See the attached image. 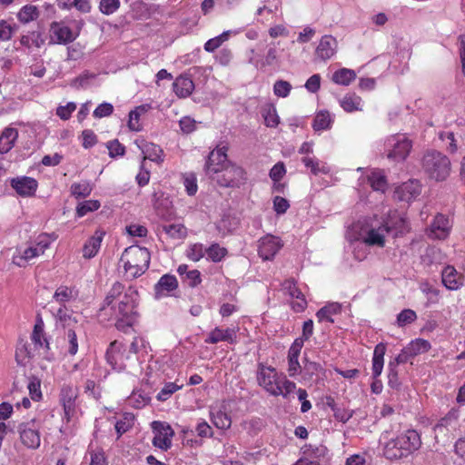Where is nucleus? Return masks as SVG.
<instances>
[{
  "label": "nucleus",
  "mask_w": 465,
  "mask_h": 465,
  "mask_svg": "<svg viewBox=\"0 0 465 465\" xmlns=\"http://www.w3.org/2000/svg\"><path fill=\"white\" fill-rule=\"evenodd\" d=\"M227 146L218 145L208 155L206 175L221 187H239L245 180L244 170L227 159Z\"/></svg>",
  "instance_id": "1"
},
{
  "label": "nucleus",
  "mask_w": 465,
  "mask_h": 465,
  "mask_svg": "<svg viewBox=\"0 0 465 465\" xmlns=\"http://www.w3.org/2000/svg\"><path fill=\"white\" fill-rule=\"evenodd\" d=\"M138 295L137 290L129 287L119 300L117 306H112L117 319L115 327L119 331L126 332L135 322Z\"/></svg>",
  "instance_id": "2"
},
{
  "label": "nucleus",
  "mask_w": 465,
  "mask_h": 465,
  "mask_svg": "<svg viewBox=\"0 0 465 465\" xmlns=\"http://www.w3.org/2000/svg\"><path fill=\"white\" fill-rule=\"evenodd\" d=\"M151 255L144 247L130 246L123 252L120 262L123 263L128 278L135 279L143 274L149 267Z\"/></svg>",
  "instance_id": "3"
},
{
  "label": "nucleus",
  "mask_w": 465,
  "mask_h": 465,
  "mask_svg": "<svg viewBox=\"0 0 465 465\" xmlns=\"http://www.w3.org/2000/svg\"><path fill=\"white\" fill-rule=\"evenodd\" d=\"M421 164L425 173L437 182L444 181L450 175V161L440 152H427L422 157Z\"/></svg>",
  "instance_id": "4"
},
{
  "label": "nucleus",
  "mask_w": 465,
  "mask_h": 465,
  "mask_svg": "<svg viewBox=\"0 0 465 465\" xmlns=\"http://www.w3.org/2000/svg\"><path fill=\"white\" fill-rule=\"evenodd\" d=\"M282 376H280L274 368L264 366L262 363L259 364L257 374L258 383L271 395L280 396L282 392Z\"/></svg>",
  "instance_id": "5"
},
{
  "label": "nucleus",
  "mask_w": 465,
  "mask_h": 465,
  "mask_svg": "<svg viewBox=\"0 0 465 465\" xmlns=\"http://www.w3.org/2000/svg\"><path fill=\"white\" fill-rule=\"evenodd\" d=\"M105 358L107 363L117 371L125 370L128 362L133 361L131 353H127V349L118 341L110 343Z\"/></svg>",
  "instance_id": "6"
},
{
  "label": "nucleus",
  "mask_w": 465,
  "mask_h": 465,
  "mask_svg": "<svg viewBox=\"0 0 465 465\" xmlns=\"http://www.w3.org/2000/svg\"><path fill=\"white\" fill-rule=\"evenodd\" d=\"M79 391L69 384L62 386L59 393V402L63 406L64 419L70 422L76 415V400Z\"/></svg>",
  "instance_id": "7"
},
{
  "label": "nucleus",
  "mask_w": 465,
  "mask_h": 465,
  "mask_svg": "<svg viewBox=\"0 0 465 465\" xmlns=\"http://www.w3.org/2000/svg\"><path fill=\"white\" fill-rule=\"evenodd\" d=\"M152 426L156 430L153 444L163 450H167L172 445V438L174 435L173 430L169 424L162 421H153Z\"/></svg>",
  "instance_id": "8"
},
{
  "label": "nucleus",
  "mask_w": 465,
  "mask_h": 465,
  "mask_svg": "<svg viewBox=\"0 0 465 465\" xmlns=\"http://www.w3.org/2000/svg\"><path fill=\"white\" fill-rule=\"evenodd\" d=\"M392 150L389 153L388 156L397 161H402L406 159L412 147L411 141L405 135L393 136L389 141Z\"/></svg>",
  "instance_id": "9"
},
{
  "label": "nucleus",
  "mask_w": 465,
  "mask_h": 465,
  "mask_svg": "<svg viewBox=\"0 0 465 465\" xmlns=\"http://www.w3.org/2000/svg\"><path fill=\"white\" fill-rule=\"evenodd\" d=\"M258 242V253L265 261L272 260L282 247L281 240L270 234L261 238Z\"/></svg>",
  "instance_id": "10"
},
{
  "label": "nucleus",
  "mask_w": 465,
  "mask_h": 465,
  "mask_svg": "<svg viewBox=\"0 0 465 465\" xmlns=\"http://www.w3.org/2000/svg\"><path fill=\"white\" fill-rule=\"evenodd\" d=\"M421 192V185L418 180H410L403 183L395 190V196L400 201L411 202L417 198Z\"/></svg>",
  "instance_id": "11"
},
{
  "label": "nucleus",
  "mask_w": 465,
  "mask_h": 465,
  "mask_svg": "<svg viewBox=\"0 0 465 465\" xmlns=\"http://www.w3.org/2000/svg\"><path fill=\"white\" fill-rule=\"evenodd\" d=\"M406 457L419 450L421 445L420 436L415 430H408L396 438Z\"/></svg>",
  "instance_id": "12"
},
{
  "label": "nucleus",
  "mask_w": 465,
  "mask_h": 465,
  "mask_svg": "<svg viewBox=\"0 0 465 465\" xmlns=\"http://www.w3.org/2000/svg\"><path fill=\"white\" fill-rule=\"evenodd\" d=\"M443 285L450 291H457L464 284V276L451 265L446 266L441 272Z\"/></svg>",
  "instance_id": "13"
},
{
  "label": "nucleus",
  "mask_w": 465,
  "mask_h": 465,
  "mask_svg": "<svg viewBox=\"0 0 465 465\" xmlns=\"http://www.w3.org/2000/svg\"><path fill=\"white\" fill-rule=\"evenodd\" d=\"M337 47L338 42L336 38L326 35L320 40V43L315 51V54L319 59L326 61L335 54Z\"/></svg>",
  "instance_id": "14"
},
{
  "label": "nucleus",
  "mask_w": 465,
  "mask_h": 465,
  "mask_svg": "<svg viewBox=\"0 0 465 465\" xmlns=\"http://www.w3.org/2000/svg\"><path fill=\"white\" fill-rule=\"evenodd\" d=\"M282 291L285 294L289 295L291 298H296L297 301L293 303V308L297 312H302L306 306L307 302L304 298L303 293L298 289L296 286V282L293 279H288L282 283Z\"/></svg>",
  "instance_id": "15"
},
{
  "label": "nucleus",
  "mask_w": 465,
  "mask_h": 465,
  "mask_svg": "<svg viewBox=\"0 0 465 465\" xmlns=\"http://www.w3.org/2000/svg\"><path fill=\"white\" fill-rule=\"evenodd\" d=\"M386 234H388L386 232V228L383 223H381L378 227L370 228L362 237V242L369 246H378L382 248L385 246Z\"/></svg>",
  "instance_id": "16"
},
{
  "label": "nucleus",
  "mask_w": 465,
  "mask_h": 465,
  "mask_svg": "<svg viewBox=\"0 0 465 465\" xmlns=\"http://www.w3.org/2000/svg\"><path fill=\"white\" fill-rule=\"evenodd\" d=\"M382 223L386 228V232L392 234L394 237L401 235L408 231L406 220L397 214L390 215Z\"/></svg>",
  "instance_id": "17"
},
{
  "label": "nucleus",
  "mask_w": 465,
  "mask_h": 465,
  "mask_svg": "<svg viewBox=\"0 0 465 465\" xmlns=\"http://www.w3.org/2000/svg\"><path fill=\"white\" fill-rule=\"evenodd\" d=\"M236 337V331L234 329H221L219 327H216L209 333L207 339L205 340V342L211 344H215L220 341L235 343Z\"/></svg>",
  "instance_id": "18"
},
{
  "label": "nucleus",
  "mask_w": 465,
  "mask_h": 465,
  "mask_svg": "<svg viewBox=\"0 0 465 465\" xmlns=\"http://www.w3.org/2000/svg\"><path fill=\"white\" fill-rule=\"evenodd\" d=\"M105 232L103 230H96L93 236H91L83 246V256L85 259H91L94 257L103 242Z\"/></svg>",
  "instance_id": "19"
},
{
  "label": "nucleus",
  "mask_w": 465,
  "mask_h": 465,
  "mask_svg": "<svg viewBox=\"0 0 465 465\" xmlns=\"http://www.w3.org/2000/svg\"><path fill=\"white\" fill-rule=\"evenodd\" d=\"M451 227L450 221L443 214H437L430 225V233L434 238L444 239Z\"/></svg>",
  "instance_id": "20"
},
{
  "label": "nucleus",
  "mask_w": 465,
  "mask_h": 465,
  "mask_svg": "<svg viewBox=\"0 0 465 465\" xmlns=\"http://www.w3.org/2000/svg\"><path fill=\"white\" fill-rule=\"evenodd\" d=\"M135 143L139 147V149L142 151L143 153V161H145L146 159L153 161V162H162L163 159L161 158L163 154V150L160 146L146 142L145 140L142 141H136ZM143 163V162H142Z\"/></svg>",
  "instance_id": "21"
},
{
  "label": "nucleus",
  "mask_w": 465,
  "mask_h": 465,
  "mask_svg": "<svg viewBox=\"0 0 465 465\" xmlns=\"http://www.w3.org/2000/svg\"><path fill=\"white\" fill-rule=\"evenodd\" d=\"M178 282L174 275L164 274L154 286L155 297L158 299L161 296L167 295L171 292L176 290Z\"/></svg>",
  "instance_id": "22"
},
{
  "label": "nucleus",
  "mask_w": 465,
  "mask_h": 465,
  "mask_svg": "<svg viewBox=\"0 0 465 465\" xmlns=\"http://www.w3.org/2000/svg\"><path fill=\"white\" fill-rule=\"evenodd\" d=\"M45 324L40 314L36 315L35 323L34 326L32 340L36 347L49 350V341L45 332Z\"/></svg>",
  "instance_id": "23"
},
{
  "label": "nucleus",
  "mask_w": 465,
  "mask_h": 465,
  "mask_svg": "<svg viewBox=\"0 0 465 465\" xmlns=\"http://www.w3.org/2000/svg\"><path fill=\"white\" fill-rule=\"evenodd\" d=\"M173 91L180 98L188 97L194 89L193 81L185 75L178 76L173 84Z\"/></svg>",
  "instance_id": "24"
},
{
  "label": "nucleus",
  "mask_w": 465,
  "mask_h": 465,
  "mask_svg": "<svg viewBox=\"0 0 465 465\" xmlns=\"http://www.w3.org/2000/svg\"><path fill=\"white\" fill-rule=\"evenodd\" d=\"M18 137V131L13 127H6L0 135V153H8Z\"/></svg>",
  "instance_id": "25"
},
{
  "label": "nucleus",
  "mask_w": 465,
  "mask_h": 465,
  "mask_svg": "<svg viewBox=\"0 0 465 465\" xmlns=\"http://www.w3.org/2000/svg\"><path fill=\"white\" fill-rule=\"evenodd\" d=\"M124 286L119 282H115L108 293L106 294L103 304L99 310V316L102 317L103 312L105 311L106 307L112 306L113 302L116 299H121L124 295Z\"/></svg>",
  "instance_id": "26"
},
{
  "label": "nucleus",
  "mask_w": 465,
  "mask_h": 465,
  "mask_svg": "<svg viewBox=\"0 0 465 465\" xmlns=\"http://www.w3.org/2000/svg\"><path fill=\"white\" fill-rule=\"evenodd\" d=\"M386 352V345L382 342L377 344L374 348L372 358V376L376 378L381 375L383 369V358Z\"/></svg>",
  "instance_id": "27"
},
{
  "label": "nucleus",
  "mask_w": 465,
  "mask_h": 465,
  "mask_svg": "<svg viewBox=\"0 0 465 465\" xmlns=\"http://www.w3.org/2000/svg\"><path fill=\"white\" fill-rule=\"evenodd\" d=\"M341 311V305L338 302H331L325 305L324 307L321 308L317 313L316 317L318 318L319 322L327 321L329 322H334L333 319L331 318L332 315L339 314Z\"/></svg>",
  "instance_id": "28"
},
{
  "label": "nucleus",
  "mask_w": 465,
  "mask_h": 465,
  "mask_svg": "<svg viewBox=\"0 0 465 465\" xmlns=\"http://www.w3.org/2000/svg\"><path fill=\"white\" fill-rule=\"evenodd\" d=\"M52 30L59 44L71 43L76 37V35L73 33L71 28L66 25H60L58 24H54L52 27Z\"/></svg>",
  "instance_id": "29"
},
{
  "label": "nucleus",
  "mask_w": 465,
  "mask_h": 465,
  "mask_svg": "<svg viewBox=\"0 0 465 465\" xmlns=\"http://www.w3.org/2000/svg\"><path fill=\"white\" fill-rule=\"evenodd\" d=\"M361 98L355 94H347L340 101L341 108L347 113L361 111Z\"/></svg>",
  "instance_id": "30"
},
{
  "label": "nucleus",
  "mask_w": 465,
  "mask_h": 465,
  "mask_svg": "<svg viewBox=\"0 0 465 465\" xmlns=\"http://www.w3.org/2000/svg\"><path fill=\"white\" fill-rule=\"evenodd\" d=\"M383 453L388 460H400L406 457L405 452L403 450H401V445L396 438L389 440L386 443Z\"/></svg>",
  "instance_id": "31"
},
{
  "label": "nucleus",
  "mask_w": 465,
  "mask_h": 465,
  "mask_svg": "<svg viewBox=\"0 0 465 465\" xmlns=\"http://www.w3.org/2000/svg\"><path fill=\"white\" fill-rule=\"evenodd\" d=\"M52 241L50 235L46 233L39 234L34 241V246H31V258L43 254Z\"/></svg>",
  "instance_id": "32"
},
{
  "label": "nucleus",
  "mask_w": 465,
  "mask_h": 465,
  "mask_svg": "<svg viewBox=\"0 0 465 465\" xmlns=\"http://www.w3.org/2000/svg\"><path fill=\"white\" fill-rule=\"evenodd\" d=\"M356 78V73L348 68H341L335 71L332 74L331 80L341 85H349Z\"/></svg>",
  "instance_id": "33"
},
{
  "label": "nucleus",
  "mask_w": 465,
  "mask_h": 465,
  "mask_svg": "<svg viewBox=\"0 0 465 465\" xmlns=\"http://www.w3.org/2000/svg\"><path fill=\"white\" fill-rule=\"evenodd\" d=\"M369 183L375 191L384 192L387 188L386 176L382 171H374L368 176Z\"/></svg>",
  "instance_id": "34"
},
{
  "label": "nucleus",
  "mask_w": 465,
  "mask_h": 465,
  "mask_svg": "<svg viewBox=\"0 0 465 465\" xmlns=\"http://www.w3.org/2000/svg\"><path fill=\"white\" fill-rule=\"evenodd\" d=\"M77 296V292L67 286H60L54 292V300L61 304L65 303Z\"/></svg>",
  "instance_id": "35"
},
{
  "label": "nucleus",
  "mask_w": 465,
  "mask_h": 465,
  "mask_svg": "<svg viewBox=\"0 0 465 465\" xmlns=\"http://www.w3.org/2000/svg\"><path fill=\"white\" fill-rule=\"evenodd\" d=\"M134 416L132 413L126 412L123 418L116 421L114 428L119 439L124 433L128 431L134 426Z\"/></svg>",
  "instance_id": "36"
},
{
  "label": "nucleus",
  "mask_w": 465,
  "mask_h": 465,
  "mask_svg": "<svg viewBox=\"0 0 465 465\" xmlns=\"http://www.w3.org/2000/svg\"><path fill=\"white\" fill-rule=\"evenodd\" d=\"M331 118L328 111H320L314 117L312 128L315 131L326 130L331 127Z\"/></svg>",
  "instance_id": "37"
},
{
  "label": "nucleus",
  "mask_w": 465,
  "mask_h": 465,
  "mask_svg": "<svg viewBox=\"0 0 465 465\" xmlns=\"http://www.w3.org/2000/svg\"><path fill=\"white\" fill-rule=\"evenodd\" d=\"M162 228L163 231L173 239H183L187 234L186 228L181 223L164 224L162 226Z\"/></svg>",
  "instance_id": "38"
},
{
  "label": "nucleus",
  "mask_w": 465,
  "mask_h": 465,
  "mask_svg": "<svg viewBox=\"0 0 465 465\" xmlns=\"http://www.w3.org/2000/svg\"><path fill=\"white\" fill-rule=\"evenodd\" d=\"M15 361L17 364L25 367L29 362V351L26 341L21 339L15 351Z\"/></svg>",
  "instance_id": "39"
},
{
  "label": "nucleus",
  "mask_w": 465,
  "mask_h": 465,
  "mask_svg": "<svg viewBox=\"0 0 465 465\" xmlns=\"http://www.w3.org/2000/svg\"><path fill=\"white\" fill-rule=\"evenodd\" d=\"M11 186L21 196L29 195V177L23 176L11 179Z\"/></svg>",
  "instance_id": "40"
},
{
  "label": "nucleus",
  "mask_w": 465,
  "mask_h": 465,
  "mask_svg": "<svg viewBox=\"0 0 465 465\" xmlns=\"http://www.w3.org/2000/svg\"><path fill=\"white\" fill-rule=\"evenodd\" d=\"M407 349L409 350V355H412L414 357L420 353L428 351L430 349V344L426 340L417 339L412 341L407 346Z\"/></svg>",
  "instance_id": "41"
},
{
  "label": "nucleus",
  "mask_w": 465,
  "mask_h": 465,
  "mask_svg": "<svg viewBox=\"0 0 465 465\" xmlns=\"http://www.w3.org/2000/svg\"><path fill=\"white\" fill-rule=\"evenodd\" d=\"M212 421L215 427L221 430L229 429L232 424L231 418L222 411L212 412Z\"/></svg>",
  "instance_id": "42"
},
{
  "label": "nucleus",
  "mask_w": 465,
  "mask_h": 465,
  "mask_svg": "<svg viewBox=\"0 0 465 465\" xmlns=\"http://www.w3.org/2000/svg\"><path fill=\"white\" fill-rule=\"evenodd\" d=\"M150 401L151 398L142 391H134L128 398L129 404H131L135 409H141L144 407L150 402Z\"/></svg>",
  "instance_id": "43"
},
{
  "label": "nucleus",
  "mask_w": 465,
  "mask_h": 465,
  "mask_svg": "<svg viewBox=\"0 0 465 465\" xmlns=\"http://www.w3.org/2000/svg\"><path fill=\"white\" fill-rule=\"evenodd\" d=\"M100 203L96 200H88L80 203L76 207V213L79 217H83L90 212L98 210Z\"/></svg>",
  "instance_id": "44"
},
{
  "label": "nucleus",
  "mask_w": 465,
  "mask_h": 465,
  "mask_svg": "<svg viewBox=\"0 0 465 465\" xmlns=\"http://www.w3.org/2000/svg\"><path fill=\"white\" fill-rule=\"evenodd\" d=\"M29 246H21L16 249L13 256L14 264L19 267H26L28 264Z\"/></svg>",
  "instance_id": "45"
},
{
  "label": "nucleus",
  "mask_w": 465,
  "mask_h": 465,
  "mask_svg": "<svg viewBox=\"0 0 465 465\" xmlns=\"http://www.w3.org/2000/svg\"><path fill=\"white\" fill-rule=\"evenodd\" d=\"M206 253L213 262H218L225 257L227 250L221 247L218 243H213L206 250Z\"/></svg>",
  "instance_id": "46"
},
{
  "label": "nucleus",
  "mask_w": 465,
  "mask_h": 465,
  "mask_svg": "<svg viewBox=\"0 0 465 465\" xmlns=\"http://www.w3.org/2000/svg\"><path fill=\"white\" fill-rule=\"evenodd\" d=\"M92 192V187L87 182H83L79 183H73L71 185V193L76 198L79 197H86L90 195Z\"/></svg>",
  "instance_id": "47"
},
{
  "label": "nucleus",
  "mask_w": 465,
  "mask_h": 465,
  "mask_svg": "<svg viewBox=\"0 0 465 465\" xmlns=\"http://www.w3.org/2000/svg\"><path fill=\"white\" fill-rule=\"evenodd\" d=\"M292 90V84L284 80H278L273 85L274 94L278 97L285 98Z\"/></svg>",
  "instance_id": "48"
},
{
  "label": "nucleus",
  "mask_w": 465,
  "mask_h": 465,
  "mask_svg": "<svg viewBox=\"0 0 465 465\" xmlns=\"http://www.w3.org/2000/svg\"><path fill=\"white\" fill-rule=\"evenodd\" d=\"M417 318L416 312L411 309L401 311L397 317L398 325L402 327L406 324L411 323Z\"/></svg>",
  "instance_id": "49"
},
{
  "label": "nucleus",
  "mask_w": 465,
  "mask_h": 465,
  "mask_svg": "<svg viewBox=\"0 0 465 465\" xmlns=\"http://www.w3.org/2000/svg\"><path fill=\"white\" fill-rule=\"evenodd\" d=\"M120 6L119 0H101L99 8L104 15L114 14Z\"/></svg>",
  "instance_id": "50"
},
{
  "label": "nucleus",
  "mask_w": 465,
  "mask_h": 465,
  "mask_svg": "<svg viewBox=\"0 0 465 465\" xmlns=\"http://www.w3.org/2000/svg\"><path fill=\"white\" fill-rule=\"evenodd\" d=\"M181 387L176 385L173 382H168L166 383L163 388L160 391V392L157 394V400L160 401H164L169 399V397L177 391Z\"/></svg>",
  "instance_id": "51"
},
{
  "label": "nucleus",
  "mask_w": 465,
  "mask_h": 465,
  "mask_svg": "<svg viewBox=\"0 0 465 465\" xmlns=\"http://www.w3.org/2000/svg\"><path fill=\"white\" fill-rule=\"evenodd\" d=\"M204 255L203 245L202 243H194L191 245L187 251V257L193 261H200Z\"/></svg>",
  "instance_id": "52"
},
{
  "label": "nucleus",
  "mask_w": 465,
  "mask_h": 465,
  "mask_svg": "<svg viewBox=\"0 0 465 465\" xmlns=\"http://www.w3.org/2000/svg\"><path fill=\"white\" fill-rule=\"evenodd\" d=\"M16 26H13L5 20H0V39L3 41L9 40L15 32Z\"/></svg>",
  "instance_id": "53"
},
{
  "label": "nucleus",
  "mask_w": 465,
  "mask_h": 465,
  "mask_svg": "<svg viewBox=\"0 0 465 465\" xmlns=\"http://www.w3.org/2000/svg\"><path fill=\"white\" fill-rule=\"evenodd\" d=\"M296 390V384L293 381H291L286 379L285 376L282 377L281 381V393L284 399H290L292 393H293Z\"/></svg>",
  "instance_id": "54"
},
{
  "label": "nucleus",
  "mask_w": 465,
  "mask_h": 465,
  "mask_svg": "<svg viewBox=\"0 0 465 465\" xmlns=\"http://www.w3.org/2000/svg\"><path fill=\"white\" fill-rule=\"evenodd\" d=\"M107 148L109 150V155L112 158L116 156H123L125 153L124 146L116 139L110 141L107 143Z\"/></svg>",
  "instance_id": "55"
},
{
  "label": "nucleus",
  "mask_w": 465,
  "mask_h": 465,
  "mask_svg": "<svg viewBox=\"0 0 465 465\" xmlns=\"http://www.w3.org/2000/svg\"><path fill=\"white\" fill-rule=\"evenodd\" d=\"M388 383L393 389H397L400 386L398 371L393 361H390L388 365Z\"/></svg>",
  "instance_id": "56"
},
{
  "label": "nucleus",
  "mask_w": 465,
  "mask_h": 465,
  "mask_svg": "<svg viewBox=\"0 0 465 465\" xmlns=\"http://www.w3.org/2000/svg\"><path fill=\"white\" fill-rule=\"evenodd\" d=\"M41 381L35 376H31V400L40 401L43 399V394L40 390Z\"/></svg>",
  "instance_id": "57"
},
{
  "label": "nucleus",
  "mask_w": 465,
  "mask_h": 465,
  "mask_svg": "<svg viewBox=\"0 0 465 465\" xmlns=\"http://www.w3.org/2000/svg\"><path fill=\"white\" fill-rule=\"evenodd\" d=\"M76 109V104L73 102L68 103L66 105H60L56 109V114L62 120H68L72 113Z\"/></svg>",
  "instance_id": "58"
},
{
  "label": "nucleus",
  "mask_w": 465,
  "mask_h": 465,
  "mask_svg": "<svg viewBox=\"0 0 465 465\" xmlns=\"http://www.w3.org/2000/svg\"><path fill=\"white\" fill-rule=\"evenodd\" d=\"M302 163H304V165L308 168L311 169V172L314 174V175H317L319 174L320 173H328V171L324 168V167H320L319 166V162L312 159V158H310V157H303L302 158Z\"/></svg>",
  "instance_id": "59"
},
{
  "label": "nucleus",
  "mask_w": 465,
  "mask_h": 465,
  "mask_svg": "<svg viewBox=\"0 0 465 465\" xmlns=\"http://www.w3.org/2000/svg\"><path fill=\"white\" fill-rule=\"evenodd\" d=\"M114 112V106L109 103H103L99 104L94 111V116L96 118H102L109 116Z\"/></svg>",
  "instance_id": "60"
},
{
  "label": "nucleus",
  "mask_w": 465,
  "mask_h": 465,
  "mask_svg": "<svg viewBox=\"0 0 465 465\" xmlns=\"http://www.w3.org/2000/svg\"><path fill=\"white\" fill-rule=\"evenodd\" d=\"M69 348L68 352L70 355H75L78 351L77 336L74 330H68L66 333Z\"/></svg>",
  "instance_id": "61"
},
{
  "label": "nucleus",
  "mask_w": 465,
  "mask_h": 465,
  "mask_svg": "<svg viewBox=\"0 0 465 465\" xmlns=\"http://www.w3.org/2000/svg\"><path fill=\"white\" fill-rule=\"evenodd\" d=\"M290 207L289 202L281 196H276L273 199V208L278 214H283Z\"/></svg>",
  "instance_id": "62"
},
{
  "label": "nucleus",
  "mask_w": 465,
  "mask_h": 465,
  "mask_svg": "<svg viewBox=\"0 0 465 465\" xmlns=\"http://www.w3.org/2000/svg\"><path fill=\"white\" fill-rule=\"evenodd\" d=\"M285 173L286 170L284 164L282 163H278L271 169L269 175L272 181L278 182L283 177Z\"/></svg>",
  "instance_id": "63"
},
{
  "label": "nucleus",
  "mask_w": 465,
  "mask_h": 465,
  "mask_svg": "<svg viewBox=\"0 0 465 465\" xmlns=\"http://www.w3.org/2000/svg\"><path fill=\"white\" fill-rule=\"evenodd\" d=\"M278 62V51L274 43H272L267 51L264 59V64L272 65Z\"/></svg>",
  "instance_id": "64"
}]
</instances>
